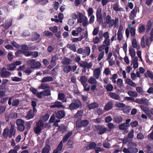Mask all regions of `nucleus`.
I'll return each instance as SVG.
<instances>
[{
  "label": "nucleus",
  "mask_w": 153,
  "mask_h": 153,
  "mask_svg": "<svg viewBox=\"0 0 153 153\" xmlns=\"http://www.w3.org/2000/svg\"><path fill=\"white\" fill-rule=\"evenodd\" d=\"M72 133L71 131L67 133L63 137V139H62L63 142L64 143L66 142L67 141L69 137L72 135Z\"/></svg>",
  "instance_id": "72a5a7b5"
},
{
  "label": "nucleus",
  "mask_w": 153,
  "mask_h": 153,
  "mask_svg": "<svg viewBox=\"0 0 153 153\" xmlns=\"http://www.w3.org/2000/svg\"><path fill=\"white\" fill-rule=\"evenodd\" d=\"M71 69V66L69 65H66L63 66V70L65 73L67 74L70 71Z\"/></svg>",
  "instance_id": "2f4dec72"
},
{
  "label": "nucleus",
  "mask_w": 153,
  "mask_h": 153,
  "mask_svg": "<svg viewBox=\"0 0 153 153\" xmlns=\"http://www.w3.org/2000/svg\"><path fill=\"white\" fill-rule=\"evenodd\" d=\"M67 47L69 48L71 51H72L74 52H75L76 51V46L74 44H68L67 45Z\"/></svg>",
  "instance_id": "c9c22d12"
},
{
  "label": "nucleus",
  "mask_w": 153,
  "mask_h": 153,
  "mask_svg": "<svg viewBox=\"0 0 153 153\" xmlns=\"http://www.w3.org/2000/svg\"><path fill=\"white\" fill-rule=\"evenodd\" d=\"M109 96L111 98L116 100H119L120 97L119 95L115 93L110 92L109 94Z\"/></svg>",
  "instance_id": "dca6fc26"
},
{
  "label": "nucleus",
  "mask_w": 153,
  "mask_h": 153,
  "mask_svg": "<svg viewBox=\"0 0 153 153\" xmlns=\"http://www.w3.org/2000/svg\"><path fill=\"white\" fill-rule=\"evenodd\" d=\"M146 30V27L144 24H140L138 26V31L140 34L143 33Z\"/></svg>",
  "instance_id": "a878e982"
},
{
  "label": "nucleus",
  "mask_w": 153,
  "mask_h": 153,
  "mask_svg": "<svg viewBox=\"0 0 153 153\" xmlns=\"http://www.w3.org/2000/svg\"><path fill=\"white\" fill-rule=\"evenodd\" d=\"M136 90L138 92L141 94H143L144 92L143 90V88L140 86L137 87L136 88Z\"/></svg>",
  "instance_id": "13d9d810"
},
{
  "label": "nucleus",
  "mask_w": 153,
  "mask_h": 153,
  "mask_svg": "<svg viewBox=\"0 0 153 153\" xmlns=\"http://www.w3.org/2000/svg\"><path fill=\"white\" fill-rule=\"evenodd\" d=\"M97 147V143L95 142H91L88 146H86V149L88 150L89 149H95Z\"/></svg>",
  "instance_id": "5701e85b"
},
{
  "label": "nucleus",
  "mask_w": 153,
  "mask_h": 153,
  "mask_svg": "<svg viewBox=\"0 0 153 153\" xmlns=\"http://www.w3.org/2000/svg\"><path fill=\"white\" fill-rule=\"evenodd\" d=\"M27 64L30 65V68L32 69H36L39 68L41 66V63L38 62H35L34 59H30L27 62Z\"/></svg>",
  "instance_id": "7ed1b4c3"
},
{
  "label": "nucleus",
  "mask_w": 153,
  "mask_h": 153,
  "mask_svg": "<svg viewBox=\"0 0 153 153\" xmlns=\"http://www.w3.org/2000/svg\"><path fill=\"white\" fill-rule=\"evenodd\" d=\"M98 107V104L96 102L91 103L87 105V107L89 110L97 108Z\"/></svg>",
  "instance_id": "cd10ccee"
},
{
  "label": "nucleus",
  "mask_w": 153,
  "mask_h": 153,
  "mask_svg": "<svg viewBox=\"0 0 153 153\" xmlns=\"http://www.w3.org/2000/svg\"><path fill=\"white\" fill-rule=\"evenodd\" d=\"M91 53V49L89 47H86L83 50V53H85V55L88 56Z\"/></svg>",
  "instance_id": "4c0bfd02"
},
{
  "label": "nucleus",
  "mask_w": 153,
  "mask_h": 153,
  "mask_svg": "<svg viewBox=\"0 0 153 153\" xmlns=\"http://www.w3.org/2000/svg\"><path fill=\"white\" fill-rule=\"evenodd\" d=\"M12 25V23L10 22L6 23L5 24L3 25V27L4 28L6 29H7L10 27Z\"/></svg>",
  "instance_id": "e2e57ef3"
},
{
  "label": "nucleus",
  "mask_w": 153,
  "mask_h": 153,
  "mask_svg": "<svg viewBox=\"0 0 153 153\" xmlns=\"http://www.w3.org/2000/svg\"><path fill=\"white\" fill-rule=\"evenodd\" d=\"M79 65L81 67L84 68H87L88 69H91L93 64L91 62H89L88 63L85 61H81L80 62H79Z\"/></svg>",
  "instance_id": "1a4fd4ad"
},
{
  "label": "nucleus",
  "mask_w": 153,
  "mask_h": 153,
  "mask_svg": "<svg viewBox=\"0 0 153 153\" xmlns=\"http://www.w3.org/2000/svg\"><path fill=\"white\" fill-rule=\"evenodd\" d=\"M105 88L107 91L111 92L113 91V87L111 84H109L106 85Z\"/></svg>",
  "instance_id": "c03bdc74"
},
{
  "label": "nucleus",
  "mask_w": 153,
  "mask_h": 153,
  "mask_svg": "<svg viewBox=\"0 0 153 153\" xmlns=\"http://www.w3.org/2000/svg\"><path fill=\"white\" fill-rule=\"evenodd\" d=\"M89 122L87 120H82L81 118L78 119L76 122V126L79 128L85 127L89 123Z\"/></svg>",
  "instance_id": "39448f33"
},
{
  "label": "nucleus",
  "mask_w": 153,
  "mask_h": 153,
  "mask_svg": "<svg viewBox=\"0 0 153 153\" xmlns=\"http://www.w3.org/2000/svg\"><path fill=\"white\" fill-rule=\"evenodd\" d=\"M50 108H58L60 109V108H62L64 109L65 108V106L63 105L62 102L56 101L53 103L50 106Z\"/></svg>",
  "instance_id": "6e6552de"
},
{
  "label": "nucleus",
  "mask_w": 153,
  "mask_h": 153,
  "mask_svg": "<svg viewBox=\"0 0 153 153\" xmlns=\"http://www.w3.org/2000/svg\"><path fill=\"white\" fill-rule=\"evenodd\" d=\"M131 24L128 25V28L130 30V33L131 36L132 37H134L135 35L136 30L134 27H131Z\"/></svg>",
  "instance_id": "393cba45"
},
{
  "label": "nucleus",
  "mask_w": 153,
  "mask_h": 153,
  "mask_svg": "<svg viewBox=\"0 0 153 153\" xmlns=\"http://www.w3.org/2000/svg\"><path fill=\"white\" fill-rule=\"evenodd\" d=\"M49 29L53 33H56L58 31L57 27L56 26H54L53 27H49Z\"/></svg>",
  "instance_id": "3c124183"
},
{
  "label": "nucleus",
  "mask_w": 153,
  "mask_h": 153,
  "mask_svg": "<svg viewBox=\"0 0 153 153\" xmlns=\"http://www.w3.org/2000/svg\"><path fill=\"white\" fill-rule=\"evenodd\" d=\"M71 60L70 59L65 57L62 61V63L64 65H69L70 64Z\"/></svg>",
  "instance_id": "473e14b6"
},
{
  "label": "nucleus",
  "mask_w": 153,
  "mask_h": 153,
  "mask_svg": "<svg viewBox=\"0 0 153 153\" xmlns=\"http://www.w3.org/2000/svg\"><path fill=\"white\" fill-rule=\"evenodd\" d=\"M117 85L120 88L123 86V80L122 79L119 78L117 79Z\"/></svg>",
  "instance_id": "4d7b16f0"
},
{
  "label": "nucleus",
  "mask_w": 153,
  "mask_h": 153,
  "mask_svg": "<svg viewBox=\"0 0 153 153\" xmlns=\"http://www.w3.org/2000/svg\"><path fill=\"white\" fill-rule=\"evenodd\" d=\"M130 153H137L138 150L137 148L136 147H129Z\"/></svg>",
  "instance_id": "49530a36"
},
{
  "label": "nucleus",
  "mask_w": 153,
  "mask_h": 153,
  "mask_svg": "<svg viewBox=\"0 0 153 153\" xmlns=\"http://www.w3.org/2000/svg\"><path fill=\"white\" fill-rule=\"evenodd\" d=\"M128 93L129 96L133 97H136L138 96V94L136 91H128Z\"/></svg>",
  "instance_id": "79ce46f5"
},
{
  "label": "nucleus",
  "mask_w": 153,
  "mask_h": 153,
  "mask_svg": "<svg viewBox=\"0 0 153 153\" xmlns=\"http://www.w3.org/2000/svg\"><path fill=\"white\" fill-rule=\"evenodd\" d=\"M138 7H135L131 12L130 15L129 16V19L130 20H132L136 16V14L137 13Z\"/></svg>",
  "instance_id": "4468645a"
},
{
  "label": "nucleus",
  "mask_w": 153,
  "mask_h": 153,
  "mask_svg": "<svg viewBox=\"0 0 153 153\" xmlns=\"http://www.w3.org/2000/svg\"><path fill=\"white\" fill-rule=\"evenodd\" d=\"M104 51H102L100 53H99L98 57L97 58V60L98 61H100L102 59L104 56Z\"/></svg>",
  "instance_id": "69168bd1"
},
{
  "label": "nucleus",
  "mask_w": 153,
  "mask_h": 153,
  "mask_svg": "<svg viewBox=\"0 0 153 153\" xmlns=\"http://www.w3.org/2000/svg\"><path fill=\"white\" fill-rule=\"evenodd\" d=\"M83 112L82 110H80L78 111L74 115L75 118H77L82 117L83 115Z\"/></svg>",
  "instance_id": "37998d69"
},
{
  "label": "nucleus",
  "mask_w": 153,
  "mask_h": 153,
  "mask_svg": "<svg viewBox=\"0 0 153 153\" xmlns=\"http://www.w3.org/2000/svg\"><path fill=\"white\" fill-rule=\"evenodd\" d=\"M16 134V129L15 128L14 126L11 124L10 129L7 127L4 129L2 134V139L5 140L8 137L9 138H11L13 136H15Z\"/></svg>",
  "instance_id": "f257e3e1"
},
{
  "label": "nucleus",
  "mask_w": 153,
  "mask_h": 153,
  "mask_svg": "<svg viewBox=\"0 0 153 153\" xmlns=\"http://www.w3.org/2000/svg\"><path fill=\"white\" fill-rule=\"evenodd\" d=\"M22 35L23 36H27L30 35V33L28 30H26L24 31L22 33Z\"/></svg>",
  "instance_id": "774afa93"
},
{
  "label": "nucleus",
  "mask_w": 153,
  "mask_h": 153,
  "mask_svg": "<svg viewBox=\"0 0 153 153\" xmlns=\"http://www.w3.org/2000/svg\"><path fill=\"white\" fill-rule=\"evenodd\" d=\"M21 48L22 49L21 50L24 52L28 50L29 47L27 45H26V44L22 45L21 46Z\"/></svg>",
  "instance_id": "6e6d98bb"
},
{
  "label": "nucleus",
  "mask_w": 153,
  "mask_h": 153,
  "mask_svg": "<svg viewBox=\"0 0 153 153\" xmlns=\"http://www.w3.org/2000/svg\"><path fill=\"white\" fill-rule=\"evenodd\" d=\"M34 113H33V111L32 110H30L27 112V114L26 118L27 119H30L34 118Z\"/></svg>",
  "instance_id": "7c9ffc66"
},
{
  "label": "nucleus",
  "mask_w": 153,
  "mask_h": 153,
  "mask_svg": "<svg viewBox=\"0 0 153 153\" xmlns=\"http://www.w3.org/2000/svg\"><path fill=\"white\" fill-rule=\"evenodd\" d=\"M126 82L127 84L134 87L136 86V84L132 80L130 79H128L126 80Z\"/></svg>",
  "instance_id": "e433bc0d"
},
{
  "label": "nucleus",
  "mask_w": 153,
  "mask_h": 153,
  "mask_svg": "<svg viewBox=\"0 0 153 153\" xmlns=\"http://www.w3.org/2000/svg\"><path fill=\"white\" fill-rule=\"evenodd\" d=\"M44 126V123L43 122L40 120L37 122L36 123V127L33 129V131L35 134H39L42 130V127Z\"/></svg>",
  "instance_id": "20e7f679"
},
{
  "label": "nucleus",
  "mask_w": 153,
  "mask_h": 153,
  "mask_svg": "<svg viewBox=\"0 0 153 153\" xmlns=\"http://www.w3.org/2000/svg\"><path fill=\"white\" fill-rule=\"evenodd\" d=\"M128 127L127 125H126L125 124L123 123L118 126V128L120 130H126L128 129Z\"/></svg>",
  "instance_id": "f704fd0d"
},
{
  "label": "nucleus",
  "mask_w": 153,
  "mask_h": 153,
  "mask_svg": "<svg viewBox=\"0 0 153 153\" xmlns=\"http://www.w3.org/2000/svg\"><path fill=\"white\" fill-rule=\"evenodd\" d=\"M16 68V66L14 64H11L8 65L7 69L8 70L13 71Z\"/></svg>",
  "instance_id": "8fccbe9b"
},
{
  "label": "nucleus",
  "mask_w": 153,
  "mask_h": 153,
  "mask_svg": "<svg viewBox=\"0 0 153 153\" xmlns=\"http://www.w3.org/2000/svg\"><path fill=\"white\" fill-rule=\"evenodd\" d=\"M63 147V144L62 141L60 142L59 145L57 146L55 150H56L57 151L59 152V151H60L61 150Z\"/></svg>",
  "instance_id": "5fc2aeb1"
},
{
  "label": "nucleus",
  "mask_w": 153,
  "mask_h": 153,
  "mask_svg": "<svg viewBox=\"0 0 153 153\" xmlns=\"http://www.w3.org/2000/svg\"><path fill=\"white\" fill-rule=\"evenodd\" d=\"M88 79L86 76H82L80 78V82L83 85L84 88V90L85 91H88L90 89V86L87 87V88L86 87L88 85L86 83V82L87 81Z\"/></svg>",
  "instance_id": "0eeeda50"
},
{
  "label": "nucleus",
  "mask_w": 153,
  "mask_h": 153,
  "mask_svg": "<svg viewBox=\"0 0 153 153\" xmlns=\"http://www.w3.org/2000/svg\"><path fill=\"white\" fill-rule=\"evenodd\" d=\"M58 128L57 129L58 131L61 132L62 134L65 133L67 131V127L63 124H62L59 126L58 124H57Z\"/></svg>",
  "instance_id": "2eb2a0df"
},
{
  "label": "nucleus",
  "mask_w": 153,
  "mask_h": 153,
  "mask_svg": "<svg viewBox=\"0 0 153 153\" xmlns=\"http://www.w3.org/2000/svg\"><path fill=\"white\" fill-rule=\"evenodd\" d=\"M40 36V35L37 33V32H34L32 36L30 38V39L32 41L37 40Z\"/></svg>",
  "instance_id": "6ab92c4d"
},
{
  "label": "nucleus",
  "mask_w": 153,
  "mask_h": 153,
  "mask_svg": "<svg viewBox=\"0 0 153 153\" xmlns=\"http://www.w3.org/2000/svg\"><path fill=\"white\" fill-rule=\"evenodd\" d=\"M19 103V100L18 99H13L12 102V106L14 107H17Z\"/></svg>",
  "instance_id": "a19ab883"
},
{
  "label": "nucleus",
  "mask_w": 153,
  "mask_h": 153,
  "mask_svg": "<svg viewBox=\"0 0 153 153\" xmlns=\"http://www.w3.org/2000/svg\"><path fill=\"white\" fill-rule=\"evenodd\" d=\"M53 80V78L52 77L50 76H48L44 77L41 81L42 82H50Z\"/></svg>",
  "instance_id": "c756f323"
},
{
  "label": "nucleus",
  "mask_w": 153,
  "mask_h": 153,
  "mask_svg": "<svg viewBox=\"0 0 153 153\" xmlns=\"http://www.w3.org/2000/svg\"><path fill=\"white\" fill-rule=\"evenodd\" d=\"M11 79L13 81L19 82L22 80V79L18 76H14L11 77Z\"/></svg>",
  "instance_id": "338daca9"
},
{
  "label": "nucleus",
  "mask_w": 153,
  "mask_h": 153,
  "mask_svg": "<svg viewBox=\"0 0 153 153\" xmlns=\"http://www.w3.org/2000/svg\"><path fill=\"white\" fill-rule=\"evenodd\" d=\"M11 75V73L10 72L7 71H2L0 73L1 76L4 78H7Z\"/></svg>",
  "instance_id": "b1692460"
},
{
  "label": "nucleus",
  "mask_w": 153,
  "mask_h": 153,
  "mask_svg": "<svg viewBox=\"0 0 153 153\" xmlns=\"http://www.w3.org/2000/svg\"><path fill=\"white\" fill-rule=\"evenodd\" d=\"M17 126V130L19 131H23L25 129V121L21 119H18L16 121Z\"/></svg>",
  "instance_id": "423d86ee"
},
{
  "label": "nucleus",
  "mask_w": 153,
  "mask_h": 153,
  "mask_svg": "<svg viewBox=\"0 0 153 153\" xmlns=\"http://www.w3.org/2000/svg\"><path fill=\"white\" fill-rule=\"evenodd\" d=\"M65 114V112L63 110H60L55 112L56 117L59 119L64 118Z\"/></svg>",
  "instance_id": "f8f14e48"
},
{
  "label": "nucleus",
  "mask_w": 153,
  "mask_h": 153,
  "mask_svg": "<svg viewBox=\"0 0 153 153\" xmlns=\"http://www.w3.org/2000/svg\"><path fill=\"white\" fill-rule=\"evenodd\" d=\"M128 137L131 139L134 137V130L133 129L131 130L128 133Z\"/></svg>",
  "instance_id": "680f3d73"
},
{
  "label": "nucleus",
  "mask_w": 153,
  "mask_h": 153,
  "mask_svg": "<svg viewBox=\"0 0 153 153\" xmlns=\"http://www.w3.org/2000/svg\"><path fill=\"white\" fill-rule=\"evenodd\" d=\"M43 97L50 96L51 95V93L50 89H48L44 90L42 91Z\"/></svg>",
  "instance_id": "ea45409f"
},
{
  "label": "nucleus",
  "mask_w": 153,
  "mask_h": 153,
  "mask_svg": "<svg viewBox=\"0 0 153 153\" xmlns=\"http://www.w3.org/2000/svg\"><path fill=\"white\" fill-rule=\"evenodd\" d=\"M152 26V24L151 20H149L147 22L146 25V32L148 33L151 29Z\"/></svg>",
  "instance_id": "a211bd4d"
},
{
  "label": "nucleus",
  "mask_w": 153,
  "mask_h": 153,
  "mask_svg": "<svg viewBox=\"0 0 153 153\" xmlns=\"http://www.w3.org/2000/svg\"><path fill=\"white\" fill-rule=\"evenodd\" d=\"M51 147L49 145H45L42 150V153H50Z\"/></svg>",
  "instance_id": "c85d7f7f"
},
{
  "label": "nucleus",
  "mask_w": 153,
  "mask_h": 153,
  "mask_svg": "<svg viewBox=\"0 0 153 153\" xmlns=\"http://www.w3.org/2000/svg\"><path fill=\"white\" fill-rule=\"evenodd\" d=\"M33 1L36 4L41 2V4L43 5H45L48 2V0H33Z\"/></svg>",
  "instance_id": "58836bf2"
},
{
  "label": "nucleus",
  "mask_w": 153,
  "mask_h": 153,
  "mask_svg": "<svg viewBox=\"0 0 153 153\" xmlns=\"http://www.w3.org/2000/svg\"><path fill=\"white\" fill-rule=\"evenodd\" d=\"M129 51L131 57L132 58H134L135 55V53L134 49H129Z\"/></svg>",
  "instance_id": "bf43d9fd"
},
{
  "label": "nucleus",
  "mask_w": 153,
  "mask_h": 153,
  "mask_svg": "<svg viewBox=\"0 0 153 153\" xmlns=\"http://www.w3.org/2000/svg\"><path fill=\"white\" fill-rule=\"evenodd\" d=\"M113 120L117 124H120L122 122L123 118L121 116L117 115L113 118Z\"/></svg>",
  "instance_id": "412c9836"
},
{
  "label": "nucleus",
  "mask_w": 153,
  "mask_h": 153,
  "mask_svg": "<svg viewBox=\"0 0 153 153\" xmlns=\"http://www.w3.org/2000/svg\"><path fill=\"white\" fill-rule=\"evenodd\" d=\"M84 37L83 35L81 36L80 37L78 38H74L72 39L73 42H76L77 41H81L83 39Z\"/></svg>",
  "instance_id": "603ef678"
},
{
  "label": "nucleus",
  "mask_w": 153,
  "mask_h": 153,
  "mask_svg": "<svg viewBox=\"0 0 153 153\" xmlns=\"http://www.w3.org/2000/svg\"><path fill=\"white\" fill-rule=\"evenodd\" d=\"M32 123V122L31 121H29L26 122V130L28 131L30 128L31 125Z\"/></svg>",
  "instance_id": "09e8293b"
},
{
  "label": "nucleus",
  "mask_w": 153,
  "mask_h": 153,
  "mask_svg": "<svg viewBox=\"0 0 153 153\" xmlns=\"http://www.w3.org/2000/svg\"><path fill=\"white\" fill-rule=\"evenodd\" d=\"M59 59L58 56L57 54L53 56L52 57L51 61V64L48 66V68L51 69L53 68V67L56 65V61L57 60Z\"/></svg>",
  "instance_id": "9d476101"
},
{
  "label": "nucleus",
  "mask_w": 153,
  "mask_h": 153,
  "mask_svg": "<svg viewBox=\"0 0 153 153\" xmlns=\"http://www.w3.org/2000/svg\"><path fill=\"white\" fill-rule=\"evenodd\" d=\"M94 127L97 131H99L98 134L101 135L104 134L107 130L106 128H105V127H102V126L100 125H95Z\"/></svg>",
  "instance_id": "9b49d317"
},
{
  "label": "nucleus",
  "mask_w": 153,
  "mask_h": 153,
  "mask_svg": "<svg viewBox=\"0 0 153 153\" xmlns=\"http://www.w3.org/2000/svg\"><path fill=\"white\" fill-rule=\"evenodd\" d=\"M101 9H100L99 11L98 10V9H97L96 12V18L97 21V22L100 24L102 23L103 19L102 15L101 14Z\"/></svg>",
  "instance_id": "ddd939ff"
},
{
  "label": "nucleus",
  "mask_w": 153,
  "mask_h": 153,
  "mask_svg": "<svg viewBox=\"0 0 153 153\" xmlns=\"http://www.w3.org/2000/svg\"><path fill=\"white\" fill-rule=\"evenodd\" d=\"M89 23L88 22V19L86 17H85L84 20L82 21V25L83 26L85 27Z\"/></svg>",
  "instance_id": "0e129e2a"
},
{
  "label": "nucleus",
  "mask_w": 153,
  "mask_h": 153,
  "mask_svg": "<svg viewBox=\"0 0 153 153\" xmlns=\"http://www.w3.org/2000/svg\"><path fill=\"white\" fill-rule=\"evenodd\" d=\"M132 45L134 48H137V43L136 39L135 38H133V40L132 42Z\"/></svg>",
  "instance_id": "864d4df0"
},
{
  "label": "nucleus",
  "mask_w": 153,
  "mask_h": 153,
  "mask_svg": "<svg viewBox=\"0 0 153 153\" xmlns=\"http://www.w3.org/2000/svg\"><path fill=\"white\" fill-rule=\"evenodd\" d=\"M119 5L118 3H114L113 6V8L115 11H123V8L119 7Z\"/></svg>",
  "instance_id": "bb28decb"
},
{
  "label": "nucleus",
  "mask_w": 153,
  "mask_h": 153,
  "mask_svg": "<svg viewBox=\"0 0 153 153\" xmlns=\"http://www.w3.org/2000/svg\"><path fill=\"white\" fill-rule=\"evenodd\" d=\"M39 88L41 89H50V88L48 85L46 84H42L40 85Z\"/></svg>",
  "instance_id": "a18cd8bd"
},
{
  "label": "nucleus",
  "mask_w": 153,
  "mask_h": 153,
  "mask_svg": "<svg viewBox=\"0 0 153 153\" xmlns=\"http://www.w3.org/2000/svg\"><path fill=\"white\" fill-rule=\"evenodd\" d=\"M110 40L109 39H105L103 42L102 45L103 46L105 47L109 46L110 45Z\"/></svg>",
  "instance_id": "de8ad7c7"
},
{
  "label": "nucleus",
  "mask_w": 153,
  "mask_h": 153,
  "mask_svg": "<svg viewBox=\"0 0 153 153\" xmlns=\"http://www.w3.org/2000/svg\"><path fill=\"white\" fill-rule=\"evenodd\" d=\"M65 95L64 93H59L58 94V99L63 102H67V99L65 98Z\"/></svg>",
  "instance_id": "aec40b11"
},
{
  "label": "nucleus",
  "mask_w": 153,
  "mask_h": 153,
  "mask_svg": "<svg viewBox=\"0 0 153 153\" xmlns=\"http://www.w3.org/2000/svg\"><path fill=\"white\" fill-rule=\"evenodd\" d=\"M82 106L81 101L78 99H74L69 105V108L71 110L77 109Z\"/></svg>",
  "instance_id": "f03ea898"
},
{
  "label": "nucleus",
  "mask_w": 153,
  "mask_h": 153,
  "mask_svg": "<svg viewBox=\"0 0 153 153\" xmlns=\"http://www.w3.org/2000/svg\"><path fill=\"white\" fill-rule=\"evenodd\" d=\"M101 73L100 68H95L93 71V75L96 79L99 78Z\"/></svg>",
  "instance_id": "f3484780"
},
{
  "label": "nucleus",
  "mask_w": 153,
  "mask_h": 153,
  "mask_svg": "<svg viewBox=\"0 0 153 153\" xmlns=\"http://www.w3.org/2000/svg\"><path fill=\"white\" fill-rule=\"evenodd\" d=\"M113 102L112 101L108 102L105 105L104 107L105 110L107 111L110 110L113 108Z\"/></svg>",
  "instance_id": "4be33fe9"
},
{
  "label": "nucleus",
  "mask_w": 153,
  "mask_h": 153,
  "mask_svg": "<svg viewBox=\"0 0 153 153\" xmlns=\"http://www.w3.org/2000/svg\"><path fill=\"white\" fill-rule=\"evenodd\" d=\"M88 82L91 84H93V83H97V80L96 79L92 77H91L88 80Z\"/></svg>",
  "instance_id": "052dcab7"
}]
</instances>
